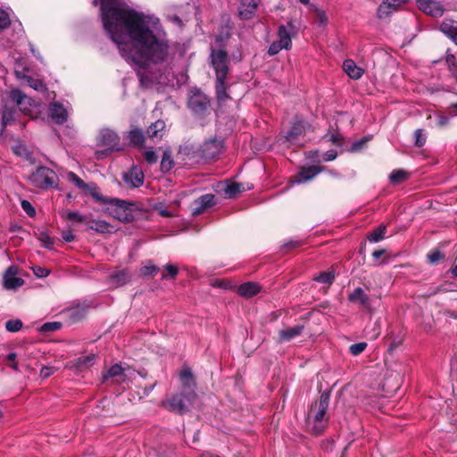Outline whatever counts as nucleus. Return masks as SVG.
Here are the masks:
<instances>
[{
  "mask_svg": "<svg viewBox=\"0 0 457 457\" xmlns=\"http://www.w3.org/2000/svg\"><path fill=\"white\" fill-rule=\"evenodd\" d=\"M108 37L118 46L121 55L137 70L141 80L148 79L144 70L164 60L167 45L158 39L153 30H107Z\"/></svg>",
  "mask_w": 457,
  "mask_h": 457,
  "instance_id": "f257e3e1",
  "label": "nucleus"
},
{
  "mask_svg": "<svg viewBox=\"0 0 457 457\" xmlns=\"http://www.w3.org/2000/svg\"><path fill=\"white\" fill-rule=\"evenodd\" d=\"M99 6L104 29H154L159 18L131 8L125 0H93Z\"/></svg>",
  "mask_w": 457,
  "mask_h": 457,
  "instance_id": "f03ea898",
  "label": "nucleus"
},
{
  "mask_svg": "<svg viewBox=\"0 0 457 457\" xmlns=\"http://www.w3.org/2000/svg\"><path fill=\"white\" fill-rule=\"evenodd\" d=\"M181 389L179 393L167 398L162 406L173 412L183 414L193 407L196 401L195 382L191 370L183 369L179 374Z\"/></svg>",
  "mask_w": 457,
  "mask_h": 457,
  "instance_id": "7ed1b4c3",
  "label": "nucleus"
},
{
  "mask_svg": "<svg viewBox=\"0 0 457 457\" xmlns=\"http://www.w3.org/2000/svg\"><path fill=\"white\" fill-rule=\"evenodd\" d=\"M329 403V395L322 393L318 402L312 404L308 412L307 424L314 434H320L325 430L328 425L327 411Z\"/></svg>",
  "mask_w": 457,
  "mask_h": 457,
  "instance_id": "20e7f679",
  "label": "nucleus"
},
{
  "mask_svg": "<svg viewBox=\"0 0 457 457\" xmlns=\"http://www.w3.org/2000/svg\"><path fill=\"white\" fill-rule=\"evenodd\" d=\"M96 145L98 148H103L96 152V158L102 159L113 151L120 150V137L113 130L103 129L97 137Z\"/></svg>",
  "mask_w": 457,
  "mask_h": 457,
  "instance_id": "39448f33",
  "label": "nucleus"
},
{
  "mask_svg": "<svg viewBox=\"0 0 457 457\" xmlns=\"http://www.w3.org/2000/svg\"><path fill=\"white\" fill-rule=\"evenodd\" d=\"M11 102L26 115L35 119L39 112L38 107L29 97L19 89H12L9 93Z\"/></svg>",
  "mask_w": 457,
  "mask_h": 457,
  "instance_id": "423d86ee",
  "label": "nucleus"
},
{
  "mask_svg": "<svg viewBox=\"0 0 457 457\" xmlns=\"http://www.w3.org/2000/svg\"><path fill=\"white\" fill-rule=\"evenodd\" d=\"M30 183L38 188H46L56 186L57 176L49 168L39 167L29 176Z\"/></svg>",
  "mask_w": 457,
  "mask_h": 457,
  "instance_id": "0eeeda50",
  "label": "nucleus"
},
{
  "mask_svg": "<svg viewBox=\"0 0 457 457\" xmlns=\"http://www.w3.org/2000/svg\"><path fill=\"white\" fill-rule=\"evenodd\" d=\"M212 64L216 71V77L218 80L226 79L228 67V55L223 50L214 51L212 50Z\"/></svg>",
  "mask_w": 457,
  "mask_h": 457,
  "instance_id": "6e6552de",
  "label": "nucleus"
},
{
  "mask_svg": "<svg viewBox=\"0 0 457 457\" xmlns=\"http://www.w3.org/2000/svg\"><path fill=\"white\" fill-rule=\"evenodd\" d=\"M293 35L290 30H278L277 39L274 40L269 47L270 55L277 54L282 49H289L291 47V39Z\"/></svg>",
  "mask_w": 457,
  "mask_h": 457,
  "instance_id": "1a4fd4ad",
  "label": "nucleus"
},
{
  "mask_svg": "<svg viewBox=\"0 0 457 457\" xmlns=\"http://www.w3.org/2000/svg\"><path fill=\"white\" fill-rule=\"evenodd\" d=\"M136 375V371L129 367H122L119 364L112 366L106 374L103 376V381H106L108 378H115L116 381H124L127 378H131Z\"/></svg>",
  "mask_w": 457,
  "mask_h": 457,
  "instance_id": "9d476101",
  "label": "nucleus"
},
{
  "mask_svg": "<svg viewBox=\"0 0 457 457\" xmlns=\"http://www.w3.org/2000/svg\"><path fill=\"white\" fill-rule=\"evenodd\" d=\"M407 2L408 0H383L378 8V18H387L391 13L401 9Z\"/></svg>",
  "mask_w": 457,
  "mask_h": 457,
  "instance_id": "9b49d317",
  "label": "nucleus"
},
{
  "mask_svg": "<svg viewBox=\"0 0 457 457\" xmlns=\"http://www.w3.org/2000/svg\"><path fill=\"white\" fill-rule=\"evenodd\" d=\"M418 8L424 13L432 17H440L444 13L442 4L434 0H417Z\"/></svg>",
  "mask_w": 457,
  "mask_h": 457,
  "instance_id": "f8f14e48",
  "label": "nucleus"
},
{
  "mask_svg": "<svg viewBox=\"0 0 457 457\" xmlns=\"http://www.w3.org/2000/svg\"><path fill=\"white\" fill-rule=\"evenodd\" d=\"M18 268L16 266H10L4 275V287L8 290L17 289L24 284V280L19 277Z\"/></svg>",
  "mask_w": 457,
  "mask_h": 457,
  "instance_id": "ddd939ff",
  "label": "nucleus"
},
{
  "mask_svg": "<svg viewBox=\"0 0 457 457\" xmlns=\"http://www.w3.org/2000/svg\"><path fill=\"white\" fill-rule=\"evenodd\" d=\"M66 179L73 183L76 187L82 190L85 193L90 194L96 199H99V194L94 184H87L80 178H79L74 172L69 171L66 173Z\"/></svg>",
  "mask_w": 457,
  "mask_h": 457,
  "instance_id": "4468645a",
  "label": "nucleus"
},
{
  "mask_svg": "<svg viewBox=\"0 0 457 457\" xmlns=\"http://www.w3.org/2000/svg\"><path fill=\"white\" fill-rule=\"evenodd\" d=\"M260 0H242L238 15L242 20H249L255 13Z\"/></svg>",
  "mask_w": 457,
  "mask_h": 457,
  "instance_id": "2eb2a0df",
  "label": "nucleus"
},
{
  "mask_svg": "<svg viewBox=\"0 0 457 457\" xmlns=\"http://www.w3.org/2000/svg\"><path fill=\"white\" fill-rule=\"evenodd\" d=\"M48 112L51 119L57 124H62L67 120L68 112L66 109L58 103H51Z\"/></svg>",
  "mask_w": 457,
  "mask_h": 457,
  "instance_id": "dca6fc26",
  "label": "nucleus"
},
{
  "mask_svg": "<svg viewBox=\"0 0 457 457\" xmlns=\"http://www.w3.org/2000/svg\"><path fill=\"white\" fill-rule=\"evenodd\" d=\"M213 204L214 195L211 194L204 195L194 202L195 207L193 208V214H201L206 209L212 207Z\"/></svg>",
  "mask_w": 457,
  "mask_h": 457,
  "instance_id": "f3484780",
  "label": "nucleus"
},
{
  "mask_svg": "<svg viewBox=\"0 0 457 457\" xmlns=\"http://www.w3.org/2000/svg\"><path fill=\"white\" fill-rule=\"evenodd\" d=\"M320 172V169L318 166H310L307 168H302L298 174L292 180L294 183H303L311 180L316 175Z\"/></svg>",
  "mask_w": 457,
  "mask_h": 457,
  "instance_id": "a211bd4d",
  "label": "nucleus"
},
{
  "mask_svg": "<svg viewBox=\"0 0 457 457\" xmlns=\"http://www.w3.org/2000/svg\"><path fill=\"white\" fill-rule=\"evenodd\" d=\"M262 290L261 286L256 282H246L242 285H240L237 289V293L245 298H250L257 294H259Z\"/></svg>",
  "mask_w": 457,
  "mask_h": 457,
  "instance_id": "6ab92c4d",
  "label": "nucleus"
},
{
  "mask_svg": "<svg viewBox=\"0 0 457 457\" xmlns=\"http://www.w3.org/2000/svg\"><path fill=\"white\" fill-rule=\"evenodd\" d=\"M123 178L127 184L134 187H140L144 181L143 172L137 168H132L129 172L124 174Z\"/></svg>",
  "mask_w": 457,
  "mask_h": 457,
  "instance_id": "aec40b11",
  "label": "nucleus"
},
{
  "mask_svg": "<svg viewBox=\"0 0 457 457\" xmlns=\"http://www.w3.org/2000/svg\"><path fill=\"white\" fill-rule=\"evenodd\" d=\"M12 11L10 8L0 9V29H6L9 26L13 28L21 26L19 21L12 17Z\"/></svg>",
  "mask_w": 457,
  "mask_h": 457,
  "instance_id": "412c9836",
  "label": "nucleus"
},
{
  "mask_svg": "<svg viewBox=\"0 0 457 457\" xmlns=\"http://www.w3.org/2000/svg\"><path fill=\"white\" fill-rule=\"evenodd\" d=\"M349 299L351 302L363 308L370 307V298L361 287L355 288L353 293L350 294Z\"/></svg>",
  "mask_w": 457,
  "mask_h": 457,
  "instance_id": "4be33fe9",
  "label": "nucleus"
},
{
  "mask_svg": "<svg viewBox=\"0 0 457 457\" xmlns=\"http://www.w3.org/2000/svg\"><path fill=\"white\" fill-rule=\"evenodd\" d=\"M345 72L353 79H360L363 74V70L357 66L353 60H345L343 64Z\"/></svg>",
  "mask_w": 457,
  "mask_h": 457,
  "instance_id": "5701e85b",
  "label": "nucleus"
},
{
  "mask_svg": "<svg viewBox=\"0 0 457 457\" xmlns=\"http://www.w3.org/2000/svg\"><path fill=\"white\" fill-rule=\"evenodd\" d=\"M305 130V125L303 121H297L294 123L290 130L287 132L285 137V140L289 143H294L297 140L299 136H301Z\"/></svg>",
  "mask_w": 457,
  "mask_h": 457,
  "instance_id": "b1692460",
  "label": "nucleus"
},
{
  "mask_svg": "<svg viewBox=\"0 0 457 457\" xmlns=\"http://www.w3.org/2000/svg\"><path fill=\"white\" fill-rule=\"evenodd\" d=\"M130 276L125 270L113 272L110 276V283L113 287H120L129 281Z\"/></svg>",
  "mask_w": 457,
  "mask_h": 457,
  "instance_id": "393cba45",
  "label": "nucleus"
},
{
  "mask_svg": "<svg viewBox=\"0 0 457 457\" xmlns=\"http://www.w3.org/2000/svg\"><path fill=\"white\" fill-rule=\"evenodd\" d=\"M303 327L297 325L293 328H288L279 331V341L287 342L295 337L299 336L303 331Z\"/></svg>",
  "mask_w": 457,
  "mask_h": 457,
  "instance_id": "a878e982",
  "label": "nucleus"
},
{
  "mask_svg": "<svg viewBox=\"0 0 457 457\" xmlns=\"http://www.w3.org/2000/svg\"><path fill=\"white\" fill-rule=\"evenodd\" d=\"M189 105L195 111H204L208 105V101L204 95L198 93L190 97Z\"/></svg>",
  "mask_w": 457,
  "mask_h": 457,
  "instance_id": "bb28decb",
  "label": "nucleus"
},
{
  "mask_svg": "<svg viewBox=\"0 0 457 457\" xmlns=\"http://www.w3.org/2000/svg\"><path fill=\"white\" fill-rule=\"evenodd\" d=\"M86 223L88 228L96 230L99 233H109L112 229V227L109 223L101 220H93L89 221L87 220Z\"/></svg>",
  "mask_w": 457,
  "mask_h": 457,
  "instance_id": "cd10ccee",
  "label": "nucleus"
},
{
  "mask_svg": "<svg viewBox=\"0 0 457 457\" xmlns=\"http://www.w3.org/2000/svg\"><path fill=\"white\" fill-rule=\"evenodd\" d=\"M165 129V122L163 120H156L147 129V135L152 138H162Z\"/></svg>",
  "mask_w": 457,
  "mask_h": 457,
  "instance_id": "c85d7f7f",
  "label": "nucleus"
},
{
  "mask_svg": "<svg viewBox=\"0 0 457 457\" xmlns=\"http://www.w3.org/2000/svg\"><path fill=\"white\" fill-rule=\"evenodd\" d=\"M96 355L95 354H88L87 356H81L71 361V367L77 368V369H84L88 368L92 366L95 362Z\"/></svg>",
  "mask_w": 457,
  "mask_h": 457,
  "instance_id": "c756f323",
  "label": "nucleus"
},
{
  "mask_svg": "<svg viewBox=\"0 0 457 457\" xmlns=\"http://www.w3.org/2000/svg\"><path fill=\"white\" fill-rule=\"evenodd\" d=\"M86 312L87 308L85 306H77L66 310L64 314L70 319L71 321L76 322L82 319L86 315Z\"/></svg>",
  "mask_w": 457,
  "mask_h": 457,
  "instance_id": "7c9ffc66",
  "label": "nucleus"
},
{
  "mask_svg": "<svg viewBox=\"0 0 457 457\" xmlns=\"http://www.w3.org/2000/svg\"><path fill=\"white\" fill-rule=\"evenodd\" d=\"M166 18L171 22L173 26L176 27H184L187 26V21L181 12H168L166 14Z\"/></svg>",
  "mask_w": 457,
  "mask_h": 457,
  "instance_id": "2f4dec72",
  "label": "nucleus"
},
{
  "mask_svg": "<svg viewBox=\"0 0 457 457\" xmlns=\"http://www.w3.org/2000/svg\"><path fill=\"white\" fill-rule=\"evenodd\" d=\"M245 190L240 183L231 182L228 183L224 187V193L227 197L233 198L240 192Z\"/></svg>",
  "mask_w": 457,
  "mask_h": 457,
  "instance_id": "473e14b6",
  "label": "nucleus"
},
{
  "mask_svg": "<svg viewBox=\"0 0 457 457\" xmlns=\"http://www.w3.org/2000/svg\"><path fill=\"white\" fill-rule=\"evenodd\" d=\"M216 94L220 103H224L228 98L225 87V79L216 80Z\"/></svg>",
  "mask_w": 457,
  "mask_h": 457,
  "instance_id": "72a5a7b5",
  "label": "nucleus"
},
{
  "mask_svg": "<svg viewBox=\"0 0 457 457\" xmlns=\"http://www.w3.org/2000/svg\"><path fill=\"white\" fill-rule=\"evenodd\" d=\"M15 113L16 111L13 107H9L5 104L2 112L3 124L6 126L11 123L14 120Z\"/></svg>",
  "mask_w": 457,
  "mask_h": 457,
  "instance_id": "f704fd0d",
  "label": "nucleus"
},
{
  "mask_svg": "<svg viewBox=\"0 0 457 457\" xmlns=\"http://www.w3.org/2000/svg\"><path fill=\"white\" fill-rule=\"evenodd\" d=\"M158 270V267L154 265L151 261H146L140 269V274L142 276H154L157 274Z\"/></svg>",
  "mask_w": 457,
  "mask_h": 457,
  "instance_id": "c9c22d12",
  "label": "nucleus"
},
{
  "mask_svg": "<svg viewBox=\"0 0 457 457\" xmlns=\"http://www.w3.org/2000/svg\"><path fill=\"white\" fill-rule=\"evenodd\" d=\"M62 217L69 220L81 222V223H86L87 220L86 216L82 215L79 212H73V211L64 212L62 213Z\"/></svg>",
  "mask_w": 457,
  "mask_h": 457,
  "instance_id": "e433bc0d",
  "label": "nucleus"
},
{
  "mask_svg": "<svg viewBox=\"0 0 457 457\" xmlns=\"http://www.w3.org/2000/svg\"><path fill=\"white\" fill-rule=\"evenodd\" d=\"M24 79L29 87H32L37 91H43L46 89L45 84L42 80L38 79H34L32 77H25Z\"/></svg>",
  "mask_w": 457,
  "mask_h": 457,
  "instance_id": "4c0bfd02",
  "label": "nucleus"
},
{
  "mask_svg": "<svg viewBox=\"0 0 457 457\" xmlns=\"http://www.w3.org/2000/svg\"><path fill=\"white\" fill-rule=\"evenodd\" d=\"M112 215L120 221L129 220V214L127 212L122 205L117 206L112 212Z\"/></svg>",
  "mask_w": 457,
  "mask_h": 457,
  "instance_id": "58836bf2",
  "label": "nucleus"
},
{
  "mask_svg": "<svg viewBox=\"0 0 457 457\" xmlns=\"http://www.w3.org/2000/svg\"><path fill=\"white\" fill-rule=\"evenodd\" d=\"M313 19L315 20V22L319 27H324L328 25V18L327 14L321 10H315L313 13Z\"/></svg>",
  "mask_w": 457,
  "mask_h": 457,
  "instance_id": "ea45409f",
  "label": "nucleus"
},
{
  "mask_svg": "<svg viewBox=\"0 0 457 457\" xmlns=\"http://www.w3.org/2000/svg\"><path fill=\"white\" fill-rule=\"evenodd\" d=\"M173 167V160L169 153L165 152L161 161V169L164 172H168Z\"/></svg>",
  "mask_w": 457,
  "mask_h": 457,
  "instance_id": "a19ab883",
  "label": "nucleus"
},
{
  "mask_svg": "<svg viewBox=\"0 0 457 457\" xmlns=\"http://www.w3.org/2000/svg\"><path fill=\"white\" fill-rule=\"evenodd\" d=\"M407 179V172L402 170H394L390 175V180L394 184H399Z\"/></svg>",
  "mask_w": 457,
  "mask_h": 457,
  "instance_id": "79ce46f5",
  "label": "nucleus"
},
{
  "mask_svg": "<svg viewBox=\"0 0 457 457\" xmlns=\"http://www.w3.org/2000/svg\"><path fill=\"white\" fill-rule=\"evenodd\" d=\"M335 279V275L332 271H324L321 272L319 276L315 278V280L323 283V284H328L330 285Z\"/></svg>",
  "mask_w": 457,
  "mask_h": 457,
  "instance_id": "37998d69",
  "label": "nucleus"
},
{
  "mask_svg": "<svg viewBox=\"0 0 457 457\" xmlns=\"http://www.w3.org/2000/svg\"><path fill=\"white\" fill-rule=\"evenodd\" d=\"M386 233V227L379 226L369 236V240L372 242H378L384 238Z\"/></svg>",
  "mask_w": 457,
  "mask_h": 457,
  "instance_id": "c03bdc74",
  "label": "nucleus"
},
{
  "mask_svg": "<svg viewBox=\"0 0 457 457\" xmlns=\"http://www.w3.org/2000/svg\"><path fill=\"white\" fill-rule=\"evenodd\" d=\"M129 137L130 143L133 144L134 145H139L144 141L143 133L137 129L131 130Z\"/></svg>",
  "mask_w": 457,
  "mask_h": 457,
  "instance_id": "a18cd8bd",
  "label": "nucleus"
},
{
  "mask_svg": "<svg viewBox=\"0 0 457 457\" xmlns=\"http://www.w3.org/2000/svg\"><path fill=\"white\" fill-rule=\"evenodd\" d=\"M427 258L431 264H436L445 258V254L439 250H432L428 253Z\"/></svg>",
  "mask_w": 457,
  "mask_h": 457,
  "instance_id": "49530a36",
  "label": "nucleus"
},
{
  "mask_svg": "<svg viewBox=\"0 0 457 457\" xmlns=\"http://www.w3.org/2000/svg\"><path fill=\"white\" fill-rule=\"evenodd\" d=\"M366 348H367V343L360 342V343L353 344V345H350L349 351L353 355L357 356V355L361 354L362 352H364V350Z\"/></svg>",
  "mask_w": 457,
  "mask_h": 457,
  "instance_id": "de8ad7c7",
  "label": "nucleus"
},
{
  "mask_svg": "<svg viewBox=\"0 0 457 457\" xmlns=\"http://www.w3.org/2000/svg\"><path fill=\"white\" fill-rule=\"evenodd\" d=\"M22 327V323L20 320H10L5 323V328L10 332H17Z\"/></svg>",
  "mask_w": 457,
  "mask_h": 457,
  "instance_id": "09e8293b",
  "label": "nucleus"
},
{
  "mask_svg": "<svg viewBox=\"0 0 457 457\" xmlns=\"http://www.w3.org/2000/svg\"><path fill=\"white\" fill-rule=\"evenodd\" d=\"M61 327H62V324L60 322H56V321L46 322L44 325H42L40 330L42 332H52V331L58 330L59 328H61Z\"/></svg>",
  "mask_w": 457,
  "mask_h": 457,
  "instance_id": "8fccbe9b",
  "label": "nucleus"
},
{
  "mask_svg": "<svg viewBox=\"0 0 457 457\" xmlns=\"http://www.w3.org/2000/svg\"><path fill=\"white\" fill-rule=\"evenodd\" d=\"M415 145L417 146H422L426 143V134L420 129L415 130Z\"/></svg>",
  "mask_w": 457,
  "mask_h": 457,
  "instance_id": "3c124183",
  "label": "nucleus"
},
{
  "mask_svg": "<svg viewBox=\"0 0 457 457\" xmlns=\"http://www.w3.org/2000/svg\"><path fill=\"white\" fill-rule=\"evenodd\" d=\"M21 207L24 210V212L30 217H33L36 213V211L34 207L31 205V204L27 200L21 201Z\"/></svg>",
  "mask_w": 457,
  "mask_h": 457,
  "instance_id": "603ef678",
  "label": "nucleus"
},
{
  "mask_svg": "<svg viewBox=\"0 0 457 457\" xmlns=\"http://www.w3.org/2000/svg\"><path fill=\"white\" fill-rule=\"evenodd\" d=\"M144 157L148 163H155L158 160L156 154L151 150L145 151Z\"/></svg>",
  "mask_w": 457,
  "mask_h": 457,
  "instance_id": "864d4df0",
  "label": "nucleus"
},
{
  "mask_svg": "<svg viewBox=\"0 0 457 457\" xmlns=\"http://www.w3.org/2000/svg\"><path fill=\"white\" fill-rule=\"evenodd\" d=\"M34 274L38 278H46L49 274V270L42 268L40 266H36L33 268Z\"/></svg>",
  "mask_w": 457,
  "mask_h": 457,
  "instance_id": "5fc2aeb1",
  "label": "nucleus"
},
{
  "mask_svg": "<svg viewBox=\"0 0 457 457\" xmlns=\"http://www.w3.org/2000/svg\"><path fill=\"white\" fill-rule=\"evenodd\" d=\"M39 240L43 243L46 247H51L54 244V240L46 234L42 233L39 237Z\"/></svg>",
  "mask_w": 457,
  "mask_h": 457,
  "instance_id": "6e6d98bb",
  "label": "nucleus"
},
{
  "mask_svg": "<svg viewBox=\"0 0 457 457\" xmlns=\"http://www.w3.org/2000/svg\"><path fill=\"white\" fill-rule=\"evenodd\" d=\"M54 373V369L51 367H43L40 370V376L43 378L50 377Z\"/></svg>",
  "mask_w": 457,
  "mask_h": 457,
  "instance_id": "4d7b16f0",
  "label": "nucleus"
},
{
  "mask_svg": "<svg viewBox=\"0 0 457 457\" xmlns=\"http://www.w3.org/2000/svg\"><path fill=\"white\" fill-rule=\"evenodd\" d=\"M165 269L168 272L167 276H170V278H175V276L178 274V269L174 265L167 264Z\"/></svg>",
  "mask_w": 457,
  "mask_h": 457,
  "instance_id": "13d9d810",
  "label": "nucleus"
},
{
  "mask_svg": "<svg viewBox=\"0 0 457 457\" xmlns=\"http://www.w3.org/2000/svg\"><path fill=\"white\" fill-rule=\"evenodd\" d=\"M445 36L457 45V30H443Z\"/></svg>",
  "mask_w": 457,
  "mask_h": 457,
  "instance_id": "bf43d9fd",
  "label": "nucleus"
},
{
  "mask_svg": "<svg viewBox=\"0 0 457 457\" xmlns=\"http://www.w3.org/2000/svg\"><path fill=\"white\" fill-rule=\"evenodd\" d=\"M62 237L66 242H71L74 239V235L71 230L63 231Z\"/></svg>",
  "mask_w": 457,
  "mask_h": 457,
  "instance_id": "052dcab7",
  "label": "nucleus"
},
{
  "mask_svg": "<svg viewBox=\"0 0 457 457\" xmlns=\"http://www.w3.org/2000/svg\"><path fill=\"white\" fill-rule=\"evenodd\" d=\"M15 359H16V353H11L7 356V360L10 362H12L11 366L12 367V369L17 370L18 369V364H17V362H15Z\"/></svg>",
  "mask_w": 457,
  "mask_h": 457,
  "instance_id": "680f3d73",
  "label": "nucleus"
},
{
  "mask_svg": "<svg viewBox=\"0 0 457 457\" xmlns=\"http://www.w3.org/2000/svg\"><path fill=\"white\" fill-rule=\"evenodd\" d=\"M337 157V152L334 150L328 151L325 154L324 160L325 161H333Z\"/></svg>",
  "mask_w": 457,
  "mask_h": 457,
  "instance_id": "e2e57ef3",
  "label": "nucleus"
},
{
  "mask_svg": "<svg viewBox=\"0 0 457 457\" xmlns=\"http://www.w3.org/2000/svg\"><path fill=\"white\" fill-rule=\"evenodd\" d=\"M448 121H449V118L447 116L439 115L438 119H437V125L439 127H444L448 123Z\"/></svg>",
  "mask_w": 457,
  "mask_h": 457,
  "instance_id": "0e129e2a",
  "label": "nucleus"
},
{
  "mask_svg": "<svg viewBox=\"0 0 457 457\" xmlns=\"http://www.w3.org/2000/svg\"><path fill=\"white\" fill-rule=\"evenodd\" d=\"M330 141H332L336 145H340L342 141V136L338 133L331 134L330 136Z\"/></svg>",
  "mask_w": 457,
  "mask_h": 457,
  "instance_id": "69168bd1",
  "label": "nucleus"
},
{
  "mask_svg": "<svg viewBox=\"0 0 457 457\" xmlns=\"http://www.w3.org/2000/svg\"><path fill=\"white\" fill-rule=\"evenodd\" d=\"M366 139H361V141L355 142L353 145V149L355 151L360 150L361 146L366 143Z\"/></svg>",
  "mask_w": 457,
  "mask_h": 457,
  "instance_id": "338daca9",
  "label": "nucleus"
},
{
  "mask_svg": "<svg viewBox=\"0 0 457 457\" xmlns=\"http://www.w3.org/2000/svg\"><path fill=\"white\" fill-rule=\"evenodd\" d=\"M449 113L453 116L457 115V104H452L449 107Z\"/></svg>",
  "mask_w": 457,
  "mask_h": 457,
  "instance_id": "774afa93",
  "label": "nucleus"
}]
</instances>
